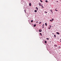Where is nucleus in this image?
I'll list each match as a JSON object with an SVG mask.
<instances>
[{
    "label": "nucleus",
    "mask_w": 61,
    "mask_h": 61,
    "mask_svg": "<svg viewBox=\"0 0 61 61\" xmlns=\"http://www.w3.org/2000/svg\"><path fill=\"white\" fill-rule=\"evenodd\" d=\"M55 10H56V11H58V10H56V9H55Z\"/></svg>",
    "instance_id": "nucleus-19"
},
{
    "label": "nucleus",
    "mask_w": 61,
    "mask_h": 61,
    "mask_svg": "<svg viewBox=\"0 0 61 61\" xmlns=\"http://www.w3.org/2000/svg\"><path fill=\"white\" fill-rule=\"evenodd\" d=\"M59 49H60V48H61V47L60 46H59Z\"/></svg>",
    "instance_id": "nucleus-14"
},
{
    "label": "nucleus",
    "mask_w": 61,
    "mask_h": 61,
    "mask_svg": "<svg viewBox=\"0 0 61 61\" xmlns=\"http://www.w3.org/2000/svg\"><path fill=\"white\" fill-rule=\"evenodd\" d=\"M34 27H36V25L35 24V25H34Z\"/></svg>",
    "instance_id": "nucleus-8"
},
{
    "label": "nucleus",
    "mask_w": 61,
    "mask_h": 61,
    "mask_svg": "<svg viewBox=\"0 0 61 61\" xmlns=\"http://www.w3.org/2000/svg\"><path fill=\"white\" fill-rule=\"evenodd\" d=\"M50 27H51L52 26L51 25H50Z\"/></svg>",
    "instance_id": "nucleus-28"
},
{
    "label": "nucleus",
    "mask_w": 61,
    "mask_h": 61,
    "mask_svg": "<svg viewBox=\"0 0 61 61\" xmlns=\"http://www.w3.org/2000/svg\"><path fill=\"white\" fill-rule=\"evenodd\" d=\"M56 2H58V1H56Z\"/></svg>",
    "instance_id": "nucleus-31"
},
{
    "label": "nucleus",
    "mask_w": 61,
    "mask_h": 61,
    "mask_svg": "<svg viewBox=\"0 0 61 61\" xmlns=\"http://www.w3.org/2000/svg\"><path fill=\"white\" fill-rule=\"evenodd\" d=\"M36 23H38V21H37L36 22Z\"/></svg>",
    "instance_id": "nucleus-26"
},
{
    "label": "nucleus",
    "mask_w": 61,
    "mask_h": 61,
    "mask_svg": "<svg viewBox=\"0 0 61 61\" xmlns=\"http://www.w3.org/2000/svg\"><path fill=\"white\" fill-rule=\"evenodd\" d=\"M45 25H46V26H47V23H45Z\"/></svg>",
    "instance_id": "nucleus-7"
},
{
    "label": "nucleus",
    "mask_w": 61,
    "mask_h": 61,
    "mask_svg": "<svg viewBox=\"0 0 61 61\" xmlns=\"http://www.w3.org/2000/svg\"><path fill=\"white\" fill-rule=\"evenodd\" d=\"M46 3H48V1H47V0H46Z\"/></svg>",
    "instance_id": "nucleus-11"
},
{
    "label": "nucleus",
    "mask_w": 61,
    "mask_h": 61,
    "mask_svg": "<svg viewBox=\"0 0 61 61\" xmlns=\"http://www.w3.org/2000/svg\"><path fill=\"white\" fill-rule=\"evenodd\" d=\"M61 40V39H60Z\"/></svg>",
    "instance_id": "nucleus-32"
},
{
    "label": "nucleus",
    "mask_w": 61,
    "mask_h": 61,
    "mask_svg": "<svg viewBox=\"0 0 61 61\" xmlns=\"http://www.w3.org/2000/svg\"><path fill=\"white\" fill-rule=\"evenodd\" d=\"M57 46V45H55L54 46Z\"/></svg>",
    "instance_id": "nucleus-21"
},
{
    "label": "nucleus",
    "mask_w": 61,
    "mask_h": 61,
    "mask_svg": "<svg viewBox=\"0 0 61 61\" xmlns=\"http://www.w3.org/2000/svg\"><path fill=\"white\" fill-rule=\"evenodd\" d=\"M39 5H40V6H42V4H41V3H39Z\"/></svg>",
    "instance_id": "nucleus-1"
},
{
    "label": "nucleus",
    "mask_w": 61,
    "mask_h": 61,
    "mask_svg": "<svg viewBox=\"0 0 61 61\" xmlns=\"http://www.w3.org/2000/svg\"><path fill=\"white\" fill-rule=\"evenodd\" d=\"M46 39H47V40H49V38H47Z\"/></svg>",
    "instance_id": "nucleus-23"
},
{
    "label": "nucleus",
    "mask_w": 61,
    "mask_h": 61,
    "mask_svg": "<svg viewBox=\"0 0 61 61\" xmlns=\"http://www.w3.org/2000/svg\"><path fill=\"white\" fill-rule=\"evenodd\" d=\"M36 9H37V11L38 10V8H37V7H36Z\"/></svg>",
    "instance_id": "nucleus-5"
},
{
    "label": "nucleus",
    "mask_w": 61,
    "mask_h": 61,
    "mask_svg": "<svg viewBox=\"0 0 61 61\" xmlns=\"http://www.w3.org/2000/svg\"><path fill=\"white\" fill-rule=\"evenodd\" d=\"M39 31L40 32H42V30L41 29H40L39 30Z\"/></svg>",
    "instance_id": "nucleus-2"
},
{
    "label": "nucleus",
    "mask_w": 61,
    "mask_h": 61,
    "mask_svg": "<svg viewBox=\"0 0 61 61\" xmlns=\"http://www.w3.org/2000/svg\"><path fill=\"white\" fill-rule=\"evenodd\" d=\"M45 13H47V12H46V11H45Z\"/></svg>",
    "instance_id": "nucleus-27"
},
{
    "label": "nucleus",
    "mask_w": 61,
    "mask_h": 61,
    "mask_svg": "<svg viewBox=\"0 0 61 61\" xmlns=\"http://www.w3.org/2000/svg\"><path fill=\"white\" fill-rule=\"evenodd\" d=\"M42 7V8H44V7H43V5L41 6Z\"/></svg>",
    "instance_id": "nucleus-20"
},
{
    "label": "nucleus",
    "mask_w": 61,
    "mask_h": 61,
    "mask_svg": "<svg viewBox=\"0 0 61 61\" xmlns=\"http://www.w3.org/2000/svg\"><path fill=\"white\" fill-rule=\"evenodd\" d=\"M29 6H31V3H30L29 4Z\"/></svg>",
    "instance_id": "nucleus-4"
},
{
    "label": "nucleus",
    "mask_w": 61,
    "mask_h": 61,
    "mask_svg": "<svg viewBox=\"0 0 61 61\" xmlns=\"http://www.w3.org/2000/svg\"><path fill=\"white\" fill-rule=\"evenodd\" d=\"M47 42H46V41H45V44H46Z\"/></svg>",
    "instance_id": "nucleus-13"
},
{
    "label": "nucleus",
    "mask_w": 61,
    "mask_h": 61,
    "mask_svg": "<svg viewBox=\"0 0 61 61\" xmlns=\"http://www.w3.org/2000/svg\"><path fill=\"white\" fill-rule=\"evenodd\" d=\"M44 25L43 24V25H42V26H44Z\"/></svg>",
    "instance_id": "nucleus-30"
},
{
    "label": "nucleus",
    "mask_w": 61,
    "mask_h": 61,
    "mask_svg": "<svg viewBox=\"0 0 61 61\" xmlns=\"http://www.w3.org/2000/svg\"><path fill=\"white\" fill-rule=\"evenodd\" d=\"M33 22V20H31V23H32V22Z\"/></svg>",
    "instance_id": "nucleus-18"
},
{
    "label": "nucleus",
    "mask_w": 61,
    "mask_h": 61,
    "mask_svg": "<svg viewBox=\"0 0 61 61\" xmlns=\"http://www.w3.org/2000/svg\"><path fill=\"white\" fill-rule=\"evenodd\" d=\"M50 21H51V22H52V21H53V20H50Z\"/></svg>",
    "instance_id": "nucleus-16"
},
{
    "label": "nucleus",
    "mask_w": 61,
    "mask_h": 61,
    "mask_svg": "<svg viewBox=\"0 0 61 61\" xmlns=\"http://www.w3.org/2000/svg\"><path fill=\"white\" fill-rule=\"evenodd\" d=\"M56 34H57L58 35H59V32H57Z\"/></svg>",
    "instance_id": "nucleus-6"
},
{
    "label": "nucleus",
    "mask_w": 61,
    "mask_h": 61,
    "mask_svg": "<svg viewBox=\"0 0 61 61\" xmlns=\"http://www.w3.org/2000/svg\"><path fill=\"white\" fill-rule=\"evenodd\" d=\"M43 26L42 28H44V26Z\"/></svg>",
    "instance_id": "nucleus-29"
},
{
    "label": "nucleus",
    "mask_w": 61,
    "mask_h": 61,
    "mask_svg": "<svg viewBox=\"0 0 61 61\" xmlns=\"http://www.w3.org/2000/svg\"><path fill=\"white\" fill-rule=\"evenodd\" d=\"M48 29H50V27H49V28H48Z\"/></svg>",
    "instance_id": "nucleus-25"
},
{
    "label": "nucleus",
    "mask_w": 61,
    "mask_h": 61,
    "mask_svg": "<svg viewBox=\"0 0 61 61\" xmlns=\"http://www.w3.org/2000/svg\"><path fill=\"white\" fill-rule=\"evenodd\" d=\"M52 11L53 10H50V11L51 12V13H53Z\"/></svg>",
    "instance_id": "nucleus-3"
},
{
    "label": "nucleus",
    "mask_w": 61,
    "mask_h": 61,
    "mask_svg": "<svg viewBox=\"0 0 61 61\" xmlns=\"http://www.w3.org/2000/svg\"><path fill=\"white\" fill-rule=\"evenodd\" d=\"M52 21H53L54 20V19H52Z\"/></svg>",
    "instance_id": "nucleus-22"
},
{
    "label": "nucleus",
    "mask_w": 61,
    "mask_h": 61,
    "mask_svg": "<svg viewBox=\"0 0 61 61\" xmlns=\"http://www.w3.org/2000/svg\"><path fill=\"white\" fill-rule=\"evenodd\" d=\"M24 11H25V12H26V11L25 10H24Z\"/></svg>",
    "instance_id": "nucleus-24"
},
{
    "label": "nucleus",
    "mask_w": 61,
    "mask_h": 61,
    "mask_svg": "<svg viewBox=\"0 0 61 61\" xmlns=\"http://www.w3.org/2000/svg\"><path fill=\"white\" fill-rule=\"evenodd\" d=\"M41 22H39V24H41Z\"/></svg>",
    "instance_id": "nucleus-17"
},
{
    "label": "nucleus",
    "mask_w": 61,
    "mask_h": 61,
    "mask_svg": "<svg viewBox=\"0 0 61 61\" xmlns=\"http://www.w3.org/2000/svg\"><path fill=\"white\" fill-rule=\"evenodd\" d=\"M35 12H37V11L36 10H35Z\"/></svg>",
    "instance_id": "nucleus-9"
},
{
    "label": "nucleus",
    "mask_w": 61,
    "mask_h": 61,
    "mask_svg": "<svg viewBox=\"0 0 61 61\" xmlns=\"http://www.w3.org/2000/svg\"><path fill=\"white\" fill-rule=\"evenodd\" d=\"M40 35H41V36H42V34H41V33H40Z\"/></svg>",
    "instance_id": "nucleus-12"
},
{
    "label": "nucleus",
    "mask_w": 61,
    "mask_h": 61,
    "mask_svg": "<svg viewBox=\"0 0 61 61\" xmlns=\"http://www.w3.org/2000/svg\"><path fill=\"white\" fill-rule=\"evenodd\" d=\"M40 1L41 2V3L43 2V1H42V0H40Z\"/></svg>",
    "instance_id": "nucleus-15"
},
{
    "label": "nucleus",
    "mask_w": 61,
    "mask_h": 61,
    "mask_svg": "<svg viewBox=\"0 0 61 61\" xmlns=\"http://www.w3.org/2000/svg\"><path fill=\"white\" fill-rule=\"evenodd\" d=\"M54 36L55 37H56V35H54Z\"/></svg>",
    "instance_id": "nucleus-10"
}]
</instances>
